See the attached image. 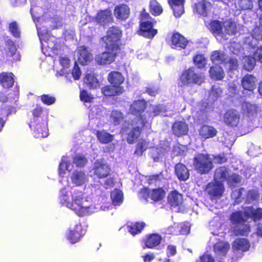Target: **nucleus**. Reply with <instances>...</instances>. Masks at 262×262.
Masks as SVG:
<instances>
[{
    "mask_svg": "<svg viewBox=\"0 0 262 262\" xmlns=\"http://www.w3.org/2000/svg\"><path fill=\"white\" fill-rule=\"evenodd\" d=\"M79 98L80 100L84 103H91L94 99L93 96L85 90L80 91Z\"/></svg>",
    "mask_w": 262,
    "mask_h": 262,
    "instance_id": "603ef678",
    "label": "nucleus"
},
{
    "mask_svg": "<svg viewBox=\"0 0 262 262\" xmlns=\"http://www.w3.org/2000/svg\"><path fill=\"white\" fill-rule=\"evenodd\" d=\"M148 120L146 116H140L132 120V128L127 133L126 141L128 144H133L141 136V134Z\"/></svg>",
    "mask_w": 262,
    "mask_h": 262,
    "instance_id": "39448f33",
    "label": "nucleus"
},
{
    "mask_svg": "<svg viewBox=\"0 0 262 262\" xmlns=\"http://www.w3.org/2000/svg\"><path fill=\"white\" fill-rule=\"evenodd\" d=\"M81 224H76L73 229H70L66 235L67 238L72 244L78 242L84 235Z\"/></svg>",
    "mask_w": 262,
    "mask_h": 262,
    "instance_id": "4468645a",
    "label": "nucleus"
},
{
    "mask_svg": "<svg viewBox=\"0 0 262 262\" xmlns=\"http://www.w3.org/2000/svg\"><path fill=\"white\" fill-rule=\"evenodd\" d=\"M72 74L74 79L75 80H78L80 78L81 72L76 61H75L72 71Z\"/></svg>",
    "mask_w": 262,
    "mask_h": 262,
    "instance_id": "0e129e2a",
    "label": "nucleus"
},
{
    "mask_svg": "<svg viewBox=\"0 0 262 262\" xmlns=\"http://www.w3.org/2000/svg\"><path fill=\"white\" fill-rule=\"evenodd\" d=\"M162 241L161 236L157 233H152L148 235L144 239L143 249H153L159 246Z\"/></svg>",
    "mask_w": 262,
    "mask_h": 262,
    "instance_id": "a211bd4d",
    "label": "nucleus"
},
{
    "mask_svg": "<svg viewBox=\"0 0 262 262\" xmlns=\"http://www.w3.org/2000/svg\"><path fill=\"white\" fill-rule=\"evenodd\" d=\"M214 258L206 253L200 256L196 262H214Z\"/></svg>",
    "mask_w": 262,
    "mask_h": 262,
    "instance_id": "774afa93",
    "label": "nucleus"
},
{
    "mask_svg": "<svg viewBox=\"0 0 262 262\" xmlns=\"http://www.w3.org/2000/svg\"><path fill=\"white\" fill-rule=\"evenodd\" d=\"M193 62L198 68L202 69L206 66L207 60L204 55L197 54L193 56Z\"/></svg>",
    "mask_w": 262,
    "mask_h": 262,
    "instance_id": "49530a36",
    "label": "nucleus"
},
{
    "mask_svg": "<svg viewBox=\"0 0 262 262\" xmlns=\"http://www.w3.org/2000/svg\"><path fill=\"white\" fill-rule=\"evenodd\" d=\"M211 200L220 199L223 195L225 188L223 183L216 181L209 182L204 189Z\"/></svg>",
    "mask_w": 262,
    "mask_h": 262,
    "instance_id": "0eeeda50",
    "label": "nucleus"
},
{
    "mask_svg": "<svg viewBox=\"0 0 262 262\" xmlns=\"http://www.w3.org/2000/svg\"><path fill=\"white\" fill-rule=\"evenodd\" d=\"M95 21L100 26H108L114 21V18L111 10L106 9L99 10L95 16Z\"/></svg>",
    "mask_w": 262,
    "mask_h": 262,
    "instance_id": "9d476101",
    "label": "nucleus"
},
{
    "mask_svg": "<svg viewBox=\"0 0 262 262\" xmlns=\"http://www.w3.org/2000/svg\"><path fill=\"white\" fill-rule=\"evenodd\" d=\"M16 112V108L12 105L4 104L0 107V116L2 117L1 118L6 120V121L9 115L15 113Z\"/></svg>",
    "mask_w": 262,
    "mask_h": 262,
    "instance_id": "e433bc0d",
    "label": "nucleus"
},
{
    "mask_svg": "<svg viewBox=\"0 0 262 262\" xmlns=\"http://www.w3.org/2000/svg\"><path fill=\"white\" fill-rule=\"evenodd\" d=\"M210 31L213 33L218 35L222 34L223 33V23L218 20H214L210 23Z\"/></svg>",
    "mask_w": 262,
    "mask_h": 262,
    "instance_id": "a18cd8bd",
    "label": "nucleus"
},
{
    "mask_svg": "<svg viewBox=\"0 0 262 262\" xmlns=\"http://www.w3.org/2000/svg\"><path fill=\"white\" fill-rule=\"evenodd\" d=\"M243 68L247 71H251L254 69L256 61L255 59L251 56H246L243 59Z\"/></svg>",
    "mask_w": 262,
    "mask_h": 262,
    "instance_id": "37998d69",
    "label": "nucleus"
},
{
    "mask_svg": "<svg viewBox=\"0 0 262 262\" xmlns=\"http://www.w3.org/2000/svg\"><path fill=\"white\" fill-rule=\"evenodd\" d=\"M171 130L176 137H180L188 134L189 127L184 120L176 121L172 124Z\"/></svg>",
    "mask_w": 262,
    "mask_h": 262,
    "instance_id": "2eb2a0df",
    "label": "nucleus"
},
{
    "mask_svg": "<svg viewBox=\"0 0 262 262\" xmlns=\"http://www.w3.org/2000/svg\"><path fill=\"white\" fill-rule=\"evenodd\" d=\"M185 0H168L167 3L172 10L174 16L180 17L184 13V4Z\"/></svg>",
    "mask_w": 262,
    "mask_h": 262,
    "instance_id": "6ab92c4d",
    "label": "nucleus"
},
{
    "mask_svg": "<svg viewBox=\"0 0 262 262\" xmlns=\"http://www.w3.org/2000/svg\"><path fill=\"white\" fill-rule=\"evenodd\" d=\"M122 37V31L119 27L114 26L108 28L106 34L101 38L106 51L98 54L95 57V60L98 64H110L115 61L123 46Z\"/></svg>",
    "mask_w": 262,
    "mask_h": 262,
    "instance_id": "f257e3e1",
    "label": "nucleus"
},
{
    "mask_svg": "<svg viewBox=\"0 0 262 262\" xmlns=\"http://www.w3.org/2000/svg\"><path fill=\"white\" fill-rule=\"evenodd\" d=\"M73 162L74 164H86L88 162L86 157L81 154H78L73 158Z\"/></svg>",
    "mask_w": 262,
    "mask_h": 262,
    "instance_id": "338daca9",
    "label": "nucleus"
},
{
    "mask_svg": "<svg viewBox=\"0 0 262 262\" xmlns=\"http://www.w3.org/2000/svg\"><path fill=\"white\" fill-rule=\"evenodd\" d=\"M166 192L162 187L154 188L150 190V199L155 202L161 201L165 197Z\"/></svg>",
    "mask_w": 262,
    "mask_h": 262,
    "instance_id": "4c0bfd02",
    "label": "nucleus"
},
{
    "mask_svg": "<svg viewBox=\"0 0 262 262\" xmlns=\"http://www.w3.org/2000/svg\"><path fill=\"white\" fill-rule=\"evenodd\" d=\"M230 220L235 225L243 224L246 222L242 211L233 212L230 215Z\"/></svg>",
    "mask_w": 262,
    "mask_h": 262,
    "instance_id": "58836bf2",
    "label": "nucleus"
},
{
    "mask_svg": "<svg viewBox=\"0 0 262 262\" xmlns=\"http://www.w3.org/2000/svg\"><path fill=\"white\" fill-rule=\"evenodd\" d=\"M175 171L178 178L185 181L189 178V171L185 165H175Z\"/></svg>",
    "mask_w": 262,
    "mask_h": 262,
    "instance_id": "f704fd0d",
    "label": "nucleus"
},
{
    "mask_svg": "<svg viewBox=\"0 0 262 262\" xmlns=\"http://www.w3.org/2000/svg\"><path fill=\"white\" fill-rule=\"evenodd\" d=\"M210 77L214 80H222L225 77L223 69L219 66H214L210 68L209 70Z\"/></svg>",
    "mask_w": 262,
    "mask_h": 262,
    "instance_id": "c85d7f7f",
    "label": "nucleus"
},
{
    "mask_svg": "<svg viewBox=\"0 0 262 262\" xmlns=\"http://www.w3.org/2000/svg\"><path fill=\"white\" fill-rule=\"evenodd\" d=\"M84 82L91 89H95L99 85V81L96 77L90 73L85 75Z\"/></svg>",
    "mask_w": 262,
    "mask_h": 262,
    "instance_id": "c03bdc74",
    "label": "nucleus"
},
{
    "mask_svg": "<svg viewBox=\"0 0 262 262\" xmlns=\"http://www.w3.org/2000/svg\"><path fill=\"white\" fill-rule=\"evenodd\" d=\"M108 82L112 86L119 89V87H123L121 84L124 81V78L121 73L118 71L111 72L107 76Z\"/></svg>",
    "mask_w": 262,
    "mask_h": 262,
    "instance_id": "aec40b11",
    "label": "nucleus"
},
{
    "mask_svg": "<svg viewBox=\"0 0 262 262\" xmlns=\"http://www.w3.org/2000/svg\"><path fill=\"white\" fill-rule=\"evenodd\" d=\"M14 75L12 73L2 72L0 74V84L5 89L12 87L14 83Z\"/></svg>",
    "mask_w": 262,
    "mask_h": 262,
    "instance_id": "a878e982",
    "label": "nucleus"
},
{
    "mask_svg": "<svg viewBox=\"0 0 262 262\" xmlns=\"http://www.w3.org/2000/svg\"><path fill=\"white\" fill-rule=\"evenodd\" d=\"M179 80L181 87L200 85L204 82V76L202 73L195 72L193 67H190L183 71Z\"/></svg>",
    "mask_w": 262,
    "mask_h": 262,
    "instance_id": "20e7f679",
    "label": "nucleus"
},
{
    "mask_svg": "<svg viewBox=\"0 0 262 262\" xmlns=\"http://www.w3.org/2000/svg\"><path fill=\"white\" fill-rule=\"evenodd\" d=\"M124 118L123 114L121 111L117 110L113 111L111 114V118L115 125L120 124L123 120Z\"/></svg>",
    "mask_w": 262,
    "mask_h": 262,
    "instance_id": "de8ad7c7",
    "label": "nucleus"
},
{
    "mask_svg": "<svg viewBox=\"0 0 262 262\" xmlns=\"http://www.w3.org/2000/svg\"><path fill=\"white\" fill-rule=\"evenodd\" d=\"M228 154L222 153L210 155L205 153H198L193 158V164H223L227 162Z\"/></svg>",
    "mask_w": 262,
    "mask_h": 262,
    "instance_id": "423d86ee",
    "label": "nucleus"
},
{
    "mask_svg": "<svg viewBox=\"0 0 262 262\" xmlns=\"http://www.w3.org/2000/svg\"><path fill=\"white\" fill-rule=\"evenodd\" d=\"M233 248L238 251L246 252L250 247V243L249 240L245 238H239L236 239L232 244Z\"/></svg>",
    "mask_w": 262,
    "mask_h": 262,
    "instance_id": "cd10ccee",
    "label": "nucleus"
},
{
    "mask_svg": "<svg viewBox=\"0 0 262 262\" xmlns=\"http://www.w3.org/2000/svg\"><path fill=\"white\" fill-rule=\"evenodd\" d=\"M211 6V3L207 0L198 1L192 6L193 12L200 16L206 17Z\"/></svg>",
    "mask_w": 262,
    "mask_h": 262,
    "instance_id": "dca6fc26",
    "label": "nucleus"
},
{
    "mask_svg": "<svg viewBox=\"0 0 262 262\" xmlns=\"http://www.w3.org/2000/svg\"><path fill=\"white\" fill-rule=\"evenodd\" d=\"M138 194L140 198L147 200L148 198H150V190L147 187H144L139 190Z\"/></svg>",
    "mask_w": 262,
    "mask_h": 262,
    "instance_id": "69168bd1",
    "label": "nucleus"
},
{
    "mask_svg": "<svg viewBox=\"0 0 262 262\" xmlns=\"http://www.w3.org/2000/svg\"><path fill=\"white\" fill-rule=\"evenodd\" d=\"M147 106V102L144 99L135 100L130 105L129 112L130 114L139 117L140 116H144L142 113L144 112Z\"/></svg>",
    "mask_w": 262,
    "mask_h": 262,
    "instance_id": "f8f14e48",
    "label": "nucleus"
},
{
    "mask_svg": "<svg viewBox=\"0 0 262 262\" xmlns=\"http://www.w3.org/2000/svg\"><path fill=\"white\" fill-rule=\"evenodd\" d=\"M167 202L171 207L179 206L183 203V195L176 190H173L168 194Z\"/></svg>",
    "mask_w": 262,
    "mask_h": 262,
    "instance_id": "4be33fe9",
    "label": "nucleus"
},
{
    "mask_svg": "<svg viewBox=\"0 0 262 262\" xmlns=\"http://www.w3.org/2000/svg\"><path fill=\"white\" fill-rule=\"evenodd\" d=\"M246 216H250L254 222L259 221L262 219V209L258 208L254 209L253 207L248 208L245 212Z\"/></svg>",
    "mask_w": 262,
    "mask_h": 262,
    "instance_id": "a19ab883",
    "label": "nucleus"
},
{
    "mask_svg": "<svg viewBox=\"0 0 262 262\" xmlns=\"http://www.w3.org/2000/svg\"><path fill=\"white\" fill-rule=\"evenodd\" d=\"M149 11L154 16H158L163 13V8L157 0H150L149 2Z\"/></svg>",
    "mask_w": 262,
    "mask_h": 262,
    "instance_id": "c756f323",
    "label": "nucleus"
},
{
    "mask_svg": "<svg viewBox=\"0 0 262 262\" xmlns=\"http://www.w3.org/2000/svg\"><path fill=\"white\" fill-rule=\"evenodd\" d=\"M198 172L201 174L208 173L212 168V165H195Z\"/></svg>",
    "mask_w": 262,
    "mask_h": 262,
    "instance_id": "bf43d9fd",
    "label": "nucleus"
},
{
    "mask_svg": "<svg viewBox=\"0 0 262 262\" xmlns=\"http://www.w3.org/2000/svg\"><path fill=\"white\" fill-rule=\"evenodd\" d=\"M29 125L36 138H45L48 136L47 122L46 120L41 119V121L37 122V119H32Z\"/></svg>",
    "mask_w": 262,
    "mask_h": 262,
    "instance_id": "6e6552de",
    "label": "nucleus"
},
{
    "mask_svg": "<svg viewBox=\"0 0 262 262\" xmlns=\"http://www.w3.org/2000/svg\"><path fill=\"white\" fill-rule=\"evenodd\" d=\"M9 30L14 37H20V33L18 29L16 21H14L10 23L9 26Z\"/></svg>",
    "mask_w": 262,
    "mask_h": 262,
    "instance_id": "864d4df0",
    "label": "nucleus"
},
{
    "mask_svg": "<svg viewBox=\"0 0 262 262\" xmlns=\"http://www.w3.org/2000/svg\"><path fill=\"white\" fill-rule=\"evenodd\" d=\"M223 119L227 126L232 127H236L240 121V115L236 110L229 109L224 113Z\"/></svg>",
    "mask_w": 262,
    "mask_h": 262,
    "instance_id": "1a4fd4ad",
    "label": "nucleus"
},
{
    "mask_svg": "<svg viewBox=\"0 0 262 262\" xmlns=\"http://www.w3.org/2000/svg\"><path fill=\"white\" fill-rule=\"evenodd\" d=\"M170 46L174 49H185L188 43V40L179 32H174L171 36Z\"/></svg>",
    "mask_w": 262,
    "mask_h": 262,
    "instance_id": "9b49d317",
    "label": "nucleus"
},
{
    "mask_svg": "<svg viewBox=\"0 0 262 262\" xmlns=\"http://www.w3.org/2000/svg\"><path fill=\"white\" fill-rule=\"evenodd\" d=\"M59 200L62 206L73 210L79 216L89 215L94 211L93 205L84 197L82 191L74 190L71 192V201L66 194L60 195Z\"/></svg>",
    "mask_w": 262,
    "mask_h": 262,
    "instance_id": "f03ea898",
    "label": "nucleus"
},
{
    "mask_svg": "<svg viewBox=\"0 0 262 262\" xmlns=\"http://www.w3.org/2000/svg\"><path fill=\"white\" fill-rule=\"evenodd\" d=\"M230 247V244L228 242L220 241L214 245L213 251L216 254L225 256Z\"/></svg>",
    "mask_w": 262,
    "mask_h": 262,
    "instance_id": "bb28decb",
    "label": "nucleus"
},
{
    "mask_svg": "<svg viewBox=\"0 0 262 262\" xmlns=\"http://www.w3.org/2000/svg\"><path fill=\"white\" fill-rule=\"evenodd\" d=\"M252 36L257 40H262V20H259V24L253 30Z\"/></svg>",
    "mask_w": 262,
    "mask_h": 262,
    "instance_id": "4d7b16f0",
    "label": "nucleus"
},
{
    "mask_svg": "<svg viewBox=\"0 0 262 262\" xmlns=\"http://www.w3.org/2000/svg\"><path fill=\"white\" fill-rule=\"evenodd\" d=\"M78 61L81 65H86L93 60L92 54L89 48L84 45L77 48Z\"/></svg>",
    "mask_w": 262,
    "mask_h": 262,
    "instance_id": "ddd939ff",
    "label": "nucleus"
},
{
    "mask_svg": "<svg viewBox=\"0 0 262 262\" xmlns=\"http://www.w3.org/2000/svg\"><path fill=\"white\" fill-rule=\"evenodd\" d=\"M95 174L97 176L98 178L102 179L107 177L111 171L109 165H98L95 168Z\"/></svg>",
    "mask_w": 262,
    "mask_h": 262,
    "instance_id": "c9c22d12",
    "label": "nucleus"
},
{
    "mask_svg": "<svg viewBox=\"0 0 262 262\" xmlns=\"http://www.w3.org/2000/svg\"><path fill=\"white\" fill-rule=\"evenodd\" d=\"M217 133V130L214 127L208 125H202L199 129L200 136L205 139L215 137Z\"/></svg>",
    "mask_w": 262,
    "mask_h": 262,
    "instance_id": "b1692460",
    "label": "nucleus"
},
{
    "mask_svg": "<svg viewBox=\"0 0 262 262\" xmlns=\"http://www.w3.org/2000/svg\"><path fill=\"white\" fill-rule=\"evenodd\" d=\"M124 91L123 87H119V89L112 85H105L101 88V93L106 97L117 96L122 94Z\"/></svg>",
    "mask_w": 262,
    "mask_h": 262,
    "instance_id": "393cba45",
    "label": "nucleus"
},
{
    "mask_svg": "<svg viewBox=\"0 0 262 262\" xmlns=\"http://www.w3.org/2000/svg\"><path fill=\"white\" fill-rule=\"evenodd\" d=\"M41 102L47 105H50L54 104L56 101L54 97L50 96L48 94H43L40 96Z\"/></svg>",
    "mask_w": 262,
    "mask_h": 262,
    "instance_id": "13d9d810",
    "label": "nucleus"
},
{
    "mask_svg": "<svg viewBox=\"0 0 262 262\" xmlns=\"http://www.w3.org/2000/svg\"><path fill=\"white\" fill-rule=\"evenodd\" d=\"M145 226L144 222H136L127 226L128 231L132 235L135 236L140 233Z\"/></svg>",
    "mask_w": 262,
    "mask_h": 262,
    "instance_id": "473e14b6",
    "label": "nucleus"
},
{
    "mask_svg": "<svg viewBox=\"0 0 262 262\" xmlns=\"http://www.w3.org/2000/svg\"><path fill=\"white\" fill-rule=\"evenodd\" d=\"M113 204L115 206L120 205L123 201V194L121 191L117 190L111 193Z\"/></svg>",
    "mask_w": 262,
    "mask_h": 262,
    "instance_id": "3c124183",
    "label": "nucleus"
},
{
    "mask_svg": "<svg viewBox=\"0 0 262 262\" xmlns=\"http://www.w3.org/2000/svg\"><path fill=\"white\" fill-rule=\"evenodd\" d=\"M139 19V34L146 38L152 39L158 33L157 30L153 28L156 21L146 12L145 9L142 10Z\"/></svg>",
    "mask_w": 262,
    "mask_h": 262,
    "instance_id": "7ed1b4c3",
    "label": "nucleus"
},
{
    "mask_svg": "<svg viewBox=\"0 0 262 262\" xmlns=\"http://www.w3.org/2000/svg\"><path fill=\"white\" fill-rule=\"evenodd\" d=\"M242 226L236 230V235L247 236L250 231V226L249 224H241Z\"/></svg>",
    "mask_w": 262,
    "mask_h": 262,
    "instance_id": "5fc2aeb1",
    "label": "nucleus"
},
{
    "mask_svg": "<svg viewBox=\"0 0 262 262\" xmlns=\"http://www.w3.org/2000/svg\"><path fill=\"white\" fill-rule=\"evenodd\" d=\"M241 181V177L238 174L233 173L228 175L226 181L229 186L235 187L237 184L240 183Z\"/></svg>",
    "mask_w": 262,
    "mask_h": 262,
    "instance_id": "09e8293b",
    "label": "nucleus"
},
{
    "mask_svg": "<svg viewBox=\"0 0 262 262\" xmlns=\"http://www.w3.org/2000/svg\"><path fill=\"white\" fill-rule=\"evenodd\" d=\"M224 64H229V68L230 70L236 69L238 66V60L237 59L230 57L228 56L227 57V61H226Z\"/></svg>",
    "mask_w": 262,
    "mask_h": 262,
    "instance_id": "680f3d73",
    "label": "nucleus"
},
{
    "mask_svg": "<svg viewBox=\"0 0 262 262\" xmlns=\"http://www.w3.org/2000/svg\"><path fill=\"white\" fill-rule=\"evenodd\" d=\"M227 55L220 51H213L211 55L210 59L213 63L225 64L227 61Z\"/></svg>",
    "mask_w": 262,
    "mask_h": 262,
    "instance_id": "ea45409f",
    "label": "nucleus"
},
{
    "mask_svg": "<svg viewBox=\"0 0 262 262\" xmlns=\"http://www.w3.org/2000/svg\"><path fill=\"white\" fill-rule=\"evenodd\" d=\"M7 50H6V56L8 57H13L16 53L17 48L16 46L11 39H9L6 42Z\"/></svg>",
    "mask_w": 262,
    "mask_h": 262,
    "instance_id": "8fccbe9b",
    "label": "nucleus"
},
{
    "mask_svg": "<svg viewBox=\"0 0 262 262\" xmlns=\"http://www.w3.org/2000/svg\"><path fill=\"white\" fill-rule=\"evenodd\" d=\"M229 175V171L225 166H221L215 170L213 180L223 183L226 181Z\"/></svg>",
    "mask_w": 262,
    "mask_h": 262,
    "instance_id": "7c9ffc66",
    "label": "nucleus"
},
{
    "mask_svg": "<svg viewBox=\"0 0 262 262\" xmlns=\"http://www.w3.org/2000/svg\"><path fill=\"white\" fill-rule=\"evenodd\" d=\"M162 179L163 177L161 173L152 174L148 177L147 183L149 185L154 184L157 186L158 183L161 182Z\"/></svg>",
    "mask_w": 262,
    "mask_h": 262,
    "instance_id": "6e6d98bb",
    "label": "nucleus"
},
{
    "mask_svg": "<svg viewBox=\"0 0 262 262\" xmlns=\"http://www.w3.org/2000/svg\"><path fill=\"white\" fill-rule=\"evenodd\" d=\"M130 10L129 6L125 4H121L116 6L114 9L115 17L121 20H125L129 18Z\"/></svg>",
    "mask_w": 262,
    "mask_h": 262,
    "instance_id": "f3484780",
    "label": "nucleus"
},
{
    "mask_svg": "<svg viewBox=\"0 0 262 262\" xmlns=\"http://www.w3.org/2000/svg\"><path fill=\"white\" fill-rule=\"evenodd\" d=\"M32 115L34 117L33 119H37V122H40V117L43 113L42 107L39 104H37L36 107L32 111Z\"/></svg>",
    "mask_w": 262,
    "mask_h": 262,
    "instance_id": "052dcab7",
    "label": "nucleus"
},
{
    "mask_svg": "<svg viewBox=\"0 0 262 262\" xmlns=\"http://www.w3.org/2000/svg\"><path fill=\"white\" fill-rule=\"evenodd\" d=\"M71 180L72 183L76 186H79L85 184L88 179L84 171L76 170L71 176Z\"/></svg>",
    "mask_w": 262,
    "mask_h": 262,
    "instance_id": "5701e85b",
    "label": "nucleus"
},
{
    "mask_svg": "<svg viewBox=\"0 0 262 262\" xmlns=\"http://www.w3.org/2000/svg\"><path fill=\"white\" fill-rule=\"evenodd\" d=\"M152 111L149 113V117L154 118L159 115L162 112V108L160 104L150 105Z\"/></svg>",
    "mask_w": 262,
    "mask_h": 262,
    "instance_id": "e2e57ef3",
    "label": "nucleus"
},
{
    "mask_svg": "<svg viewBox=\"0 0 262 262\" xmlns=\"http://www.w3.org/2000/svg\"><path fill=\"white\" fill-rule=\"evenodd\" d=\"M242 108L244 113H246L248 117H253L257 114L258 107L256 104L244 102L242 105Z\"/></svg>",
    "mask_w": 262,
    "mask_h": 262,
    "instance_id": "72a5a7b5",
    "label": "nucleus"
},
{
    "mask_svg": "<svg viewBox=\"0 0 262 262\" xmlns=\"http://www.w3.org/2000/svg\"><path fill=\"white\" fill-rule=\"evenodd\" d=\"M96 136L98 141L102 144H107L111 142L114 139V135L104 130L96 131Z\"/></svg>",
    "mask_w": 262,
    "mask_h": 262,
    "instance_id": "2f4dec72",
    "label": "nucleus"
},
{
    "mask_svg": "<svg viewBox=\"0 0 262 262\" xmlns=\"http://www.w3.org/2000/svg\"><path fill=\"white\" fill-rule=\"evenodd\" d=\"M224 32L229 35H235L237 32V27L235 23L231 20H227L223 23Z\"/></svg>",
    "mask_w": 262,
    "mask_h": 262,
    "instance_id": "79ce46f5",
    "label": "nucleus"
},
{
    "mask_svg": "<svg viewBox=\"0 0 262 262\" xmlns=\"http://www.w3.org/2000/svg\"><path fill=\"white\" fill-rule=\"evenodd\" d=\"M241 85L244 90L253 93L256 88L255 77L251 74L245 75L241 80Z\"/></svg>",
    "mask_w": 262,
    "mask_h": 262,
    "instance_id": "412c9836",
    "label": "nucleus"
}]
</instances>
